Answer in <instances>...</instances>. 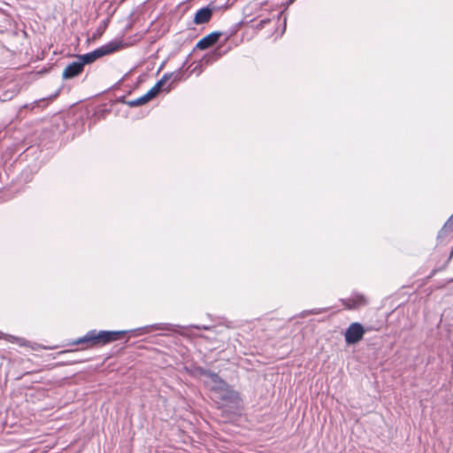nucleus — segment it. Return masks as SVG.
I'll return each mask as SVG.
<instances>
[{
	"instance_id": "1",
	"label": "nucleus",
	"mask_w": 453,
	"mask_h": 453,
	"mask_svg": "<svg viewBox=\"0 0 453 453\" xmlns=\"http://www.w3.org/2000/svg\"><path fill=\"white\" fill-rule=\"evenodd\" d=\"M125 331H99L91 330L83 337L77 339L73 343H88L89 346L105 344L119 339V336L125 334Z\"/></svg>"
},
{
	"instance_id": "2",
	"label": "nucleus",
	"mask_w": 453,
	"mask_h": 453,
	"mask_svg": "<svg viewBox=\"0 0 453 453\" xmlns=\"http://www.w3.org/2000/svg\"><path fill=\"white\" fill-rule=\"evenodd\" d=\"M127 46H128V44L124 42L122 40L115 39V40L101 46L100 48L95 50L92 52L79 56L78 60L80 62L83 63V65H84L85 64H90V63L94 62L98 58L111 54V53L118 51L119 50H122Z\"/></svg>"
},
{
	"instance_id": "3",
	"label": "nucleus",
	"mask_w": 453,
	"mask_h": 453,
	"mask_svg": "<svg viewBox=\"0 0 453 453\" xmlns=\"http://www.w3.org/2000/svg\"><path fill=\"white\" fill-rule=\"evenodd\" d=\"M197 375L203 384L215 395L226 382L219 378L217 373L199 368L196 370Z\"/></svg>"
},
{
	"instance_id": "4",
	"label": "nucleus",
	"mask_w": 453,
	"mask_h": 453,
	"mask_svg": "<svg viewBox=\"0 0 453 453\" xmlns=\"http://www.w3.org/2000/svg\"><path fill=\"white\" fill-rule=\"evenodd\" d=\"M365 333V330L360 323L353 322L345 331V342L349 345L356 344L363 339Z\"/></svg>"
},
{
	"instance_id": "5",
	"label": "nucleus",
	"mask_w": 453,
	"mask_h": 453,
	"mask_svg": "<svg viewBox=\"0 0 453 453\" xmlns=\"http://www.w3.org/2000/svg\"><path fill=\"white\" fill-rule=\"evenodd\" d=\"M214 397L225 403H234L239 399V394L226 383L214 395Z\"/></svg>"
},
{
	"instance_id": "6",
	"label": "nucleus",
	"mask_w": 453,
	"mask_h": 453,
	"mask_svg": "<svg viewBox=\"0 0 453 453\" xmlns=\"http://www.w3.org/2000/svg\"><path fill=\"white\" fill-rule=\"evenodd\" d=\"M83 70V63L79 60L73 61L69 64L63 71L62 76L64 79H72L80 74Z\"/></svg>"
},
{
	"instance_id": "7",
	"label": "nucleus",
	"mask_w": 453,
	"mask_h": 453,
	"mask_svg": "<svg viewBox=\"0 0 453 453\" xmlns=\"http://www.w3.org/2000/svg\"><path fill=\"white\" fill-rule=\"evenodd\" d=\"M212 15V10L209 7H203L198 10L194 17V23L196 25L207 23Z\"/></svg>"
},
{
	"instance_id": "8",
	"label": "nucleus",
	"mask_w": 453,
	"mask_h": 453,
	"mask_svg": "<svg viewBox=\"0 0 453 453\" xmlns=\"http://www.w3.org/2000/svg\"><path fill=\"white\" fill-rule=\"evenodd\" d=\"M170 76L171 74L165 73L161 80H159L146 94L143 95L148 102L153 99L159 93L160 89L168 81Z\"/></svg>"
},
{
	"instance_id": "9",
	"label": "nucleus",
	"mask_w": 453,
	"mask_h": 453,
	"mask_svg": "<svg viewBox=\"0 0 453 453\" xmlns=\"http://www.w3.org/2000/svg\"><path fill=\"white\" fill-rule=\"evenodd\" d=\"M220 36V33H211L202 38L196 44V48L205 50L217 42Z\"/></svg>"
},
{
	"instance_id": "10",
	"label": "nucleus",
	"mask_w": 453,
	"mask_h": 453,
	"mask_svg": "<svg viewBox=\"0 0 453 453\" xmlns=\"http://www.w3.org/2000/svg\"><path fill=\"white\" fill-rule=\"evenodd\" d=\"M342 302L349 309H356L366 303V300L363 296L351 300H342Z\"/></svg>"
},
{
	"instance_id": "11",
	"label": "nucleus",
	"mask_w": 453,
	"mask_h": 453,
	"mask_svg": "<svg viewBox=\"0 0 453 453\" xmlns=\"http://www.w3.org/2000/svg\"><path fill=\"white\" fill-rule=\"evenodd\" d=\"M146 103H148L146 97L144 96H142L134 100L128 101L127 104L131 107H136L145 104Z\"/></svg>"
},
{
	"instance_id": "12",
	"label": "nucleus",
	"mask_w": 453,
	"mask_h": 453,
	"mask_svg": "<svg viewBox=\"0 0 453 453\" xmlns=\"http://www.w3.org/2000/svg\"><path fill=\"white\" fill-rule=\"evenodd\" d=\"M169 326L165 325H153L144 327L142 330L144 333H150L152 330H168Z\"/></svg>"
},
{
	"instance_id": "13",
	"label": "nucleus",
	"mask_w": 453,
	"mask_h": 453,
	"mask_svg": "<svg viewBox=\"0 0 453 453\" xmlns=\"http://www.w3.org/2000/svg\"><path fill=\"white\" fill-rule=\"evenodd\" d=\"M4 338L9 342H17L19 345H25V342H26L22 338H18V337L9 335V334H4Z\"/></svg>"
},
{
	"instance_id": "14",
	"label": "nucleus",
	"mask_w": 453,
	"mask_h": 453,
	"mask_svg": "<svg viewBox=\"0 0 453 453\" xmlns=\"http://www.w3.org/2000/svg\"><path fill=\"white\" fill-rule=\"evenodd\" d=\"M452 228H453V215L444 224V226L441 230L439 236H441L442 233L445 232L447 229H452Z\"/></svg>"
}]
</instances>
